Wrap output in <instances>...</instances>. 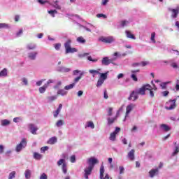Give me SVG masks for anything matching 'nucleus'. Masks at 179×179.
Segmentation results:
<instances>
[{
  "mask_svg": "<svg viewBox=\"0 0 179 179\" xmlns=\"http://www.w3.org/2000/svg\"><path fill=\"white\" fill-rule=\"evenodd\" d=\"M87 163L89 164V166L84 169V178L85 179H89V176H90V174H92L93 169H94V165L99 163V160L92 157L91 158L87 159Z\"/></svg>",
  "mask_w": 179,
  "mask_h": 179,
  "instance_id": "1",
  "label": "nucleus"
},
{
  "mask_svg": "<svg viewBox=\"0 0 179 179\" xmlns=\"http://www.w3.org/2000/svg\"><path fill=\"white\" fill-rule=\"evenodd\" d=\"M72 43V40L68 39L66 43H64V48L66 50V54H70V53H73L76 52L78 50L75 48H71V43Z\"/></svg>",
  "mask_w": 179,
  "mask_h": 179,
  "instance_id": "2",
  "label": "nucleus"
},
{
  "mask_svg": "<svg viewBox=\"0 0 179 179\" xmlns=\"http://www.w3.org/2000/svg\"><path fill=\"white\" fill-rule=\"evenodd\" d=\"M27 146V140L26 138H22L19 144L16 145L15 150L19 152H21L22 149H24Z\"/></svg>",
  "mask_w": 179,
  "mask_h": 179,
  "instance_id": "3",
  "label": "nucleus"
},
{
  "mask_svg": "<svg viewBox=\"0 0 179 179\" xmlns=\"http://www.w3.org/2000/svg\"><path fill=\"white\" fill-rule=\"evenodd\" d=\"M176 101L177 99H174L173 100H169L168 102H166L165 106L166 110H174V108H176Z\"/></svg>",
  "mask_w": 179,
  "mask_h": 179,
  "instance_id": "4",
  "label": "nucleus"
},
{
  "mask_svg": "<svg viewBox=\"0 0 179 179\" xmlns=\"http://www.w3.org/2000/svg\"><path fill=\"white\" fill-rule=\"evenodd\" d=\"M57 166H62V169L64 173V174H66L68 173V169H67V165L65 159H61L57 162Z\"/></svg>",
  "mask_w": 179,
  "mask_h": 179,
  "instance_id": "5",
  "label": "nucleus"
},
{
  "mask_svg": "<svg viewBox=\"0 0 179 179\" xmlns=\"http://www.w3.org/2000/svg\"><path fill=\"white\" fill-rule=\"evenodd\" d=\"M120 131H121V128L116 127L115 131L110 134V141L114 142V141H115V138H117V134L120 133Z\"/></svg>",
  "mask_w": 179,
  "mask_h": 179,
  "instance_id": "6",
  "label": "nucleus"
},
{
  "mask_svg": "<svg viewBox=\"0 0 179 179\" xmlns=\"http://www.w3.org/2000/svg\"><path fill=\"white\" fill-rule=\"evenodd\" d=\"M169 11L171 13V17L173 19H176L179 14V6H178L176 8H169Z\"/></svg>",
  "mask_w": 179,
  "mask_h": 179,
  "instance_id": "7",
  "label": "nucleus"
},
{
  "mask_svg": "<svg viewBox=\"0 0 179 179\" xmlns=\"http://www.w3.org/2000/svg\"><path fill=\"white\" fill-rule=\"evenodd\" d=\"M51 83H54V80H48V82L43 86L39 88L40 93H45V90H47V87L51 85Z\"/></svg>",
  "mask_w": 179,
  "mask_h": 179,
  "instance_id": "8",
  "label": "nucleus"
},
{
  "mask_svg": "<svg viewBox=\"0 0 179 179\" xmlns=\"http://www.w3.org/2000/svg\"><path fill=\"white\" fill-rule=\"evenodd\" d=\"M100 41L106 44H111L114 41V38L113 36L101 37L100 38Z\"/></svg>",
  "mask_w": 179,
  "mask_h": 179,
  "instance_id": "9",
  "label": "nucleus"
},
{
  "mask_svg": "<svg viewBox=\"0 0 179 179\" xmlns=\"http://www.w3.org/2000/svg\"><path fill=\"white\" fill-rule=\"evenodd\" d=\"M101 179H112L110 178V175L108 173H106L105 177H104V166L101 165L100 168V176H99Z\"/></svg>",
  "mask_w": 179,
  "mask_h": 179,
  "instance_id": "10",
  "label": "nucleus"
},
{
  "mask_svg": "<svg viewBox=\"0 0 179 179\" xmlns=\"http://www.w3.org/2000/svg\"><path fill=\"white\" fill-rule=\"evenodd\" d=\"M114 59H109L108 57H105L101 60L102 65L108 66L110 64H113L114 62Z\"/></svg>",
  "mask_w": 179,
  "mask_h": 179,
  "instance_id": "11",
  "label": "nucleus"
},
{
  "mask_svg": "<svg viewBox=\"0 0 179 179\" xmlns=\"http://www.w3.org/2000/svg\"><path fill=\"white\" fill-rule=\"evenodd\" d=\"M138 92H136V91H133L128 98V100H133V101H135L136 100H138Z\"/></svg>",
  "mask_w": 179,
  "mask_h": 179,
  "instance_id": "12",
  "label": "nucleus"
},
{
  "mask_svg": "<svg viewBox=\"0 0 179 179\" xmlns=\"http://www.w3.org/2000/svg\"><path fill=\"white\" fill-rule=\"evenodd\" d=\"M127 157L131 162H134V160H135V150H131L127 154Z\"/></svg>",
  "mask_w": 179,
  "mask_h": 179,
  "instance_id": "13",
  "label": "nucleus"
},
{
  "mask_svg": "<svg viewBox=\"0 0 179 179\" xmlns=\"http://www.w3.org/2000/svg\"><path fill=\"white\" fill-rule=\"evenodd\" d=\"M119 115H120V113L117 112L115 117H113V118L108 117V125H113V124H114V122L117 121V118H118Z\"/></svg>",
  "mask_w": 179,
  "mask_h": 179,
  "instance_id": "14",
  "label": "nucleus"
},
{
  "mask_svg": "<svg viewBox=\"0 0 179 179\" xmlns=\"http://www.w3.org/2000/svg\"><path fill=\"white\" fill-rule=\"evenodd\" d=\"M29 127L31 131V134H32L33 135H37V131L38 130V128L35 127L33 124H29Z\"/></svg>",
  "mask_w": 179,
  "mask_h": 179,
  "instance_id": "15",
  "label": "nucleus"
},
{
  "mask_svg": "<svg viewBox=\"0 0 179 179\" xmlns=\"http://www.w3.org/2000/svg\"><path fill=\"white\" fill-rule=\"evenodd\" d=\"M158 173L159 169H152L149 171L150 177H151V178H153V177H155L156 174H158Z\"/></svg>",
  "mask_w": 179,
  "mask_h": 179,
  "instance_id": "16",
  "label": "nucleus"
},
{
  "mask_svg": "<svg viewBox=\"0 0 179 179\" xmlns=\"http://www.w3.org/2000/svg\"><path fill=\"white\" fill-rule=\"evenodd\" d=\"M160 128H162V129H163V131H164V132H169V131H170V129H171V128H170V127H169V125H167L166 124H161Z\"/></svg>",
  "mask_w": 179,
  "mask_h": 179,
  "instance_id": "17",
  "label": "nucleus"
},
{
  "mask_svg": "<svg viewBox=\"0 0 179 179\" xmlns=\"http://www.w3.org/2000/svg\"><path fill=\"white\" fill-rule=\"evenodd\" d=\"M125 33L127 38H131L132 40H135L136 38L135 35H134L130 31H125Z\"/></svg>",
  "mask_w": 179,
  "mask_h": 179,
  "instance_id": "18",
  "label": "nucleus"
},
{
  "mask_svg": "<svg viewBox=\"0 0 179 179\" xmlns=\"http://www.w3.org/2000/svg\"><path fill=\"white\" fill-rule=\"evenodd\" d=\"M136 92H137V94H141V96H145V94H146V90L143 87L139 90H136Z\"/></svg>",
  "mask_w": 179,
  "mask_h": 179,
  "instance_id": "19",
  "label": "nucleus"
},
{
  "mask_svg": "<svg viewBox=\"0 0 179 179\" xmlns=\"http://www.w3.org/2000/svg\"><path fill=\"white\" fill-rule=\"evenodd\" d=\"M134 107H135V105L134 104H130L127 106L126 115H128V114H129V113H131L132 110H134Z\"/></svg>",
  "mask_w": 179,
  "mask_h": 179,
  "instance_id": "20",
  "label": "nucleus"
},
{
  "mask_svg": "<svg viewBox=\"0 0 179 179\" xmlns=\"http://www.w3.org/2000/svg\"><path fill=\"white\" fill-rule=\"evenodd\" d=\"M100 71H101V69H98V70L90 69V70H89V72H90V73H92L93 78H94V76H96V75H99L100 73Z\"/></svg>",
  "mask_w": 179,
  "mask_h": 179,
  "instance_id": "21",
  "label": "nucleus"
},
{
  "mask_svg": "<svg viewBox=\"0 0 179 179\" xmlns=\"http://www.w3.org/2000/svg\"><path fill=\"white\" fill-rule=\"evenodd\" d=\"M24 176L26 179H30L31 177V171L27 169L24 172Z\"/></svg>",
  "mask_w": 179,
  "mask_h": 179,
  "instance_id": "22",
  "label": "nucleus"
},
{
  "mask_svg": "<svg viewBox=\"0 0 179 179\" xmlns=\"http://www.w3.org/2000/svg\"><path fill=\"white\" fill-rule=\"evenodd\" d=\"M8 76V69H3L0 71V78Z\"/></svg>",
  "mask_w": 179,
  "mask_h": 179,
  "instance_id": "23",
  "label": "nucleus"
},
{
  "mask_svg": "<svg viewBox=\"0 0 179 179\" xmlns=\"http://www.w3.org/2000/svg\"><path fill=\"white\" fill-rule=\"evenodd\" d=\"M47 99L48 103H52V101H55V100L57 99V95L48 96Z\"/></svg>",
  "mask_w": 179,
  "mask_h": 179,
  "instance_id": "24",
  "label": "nucleus"
},
{
  "mask_svg": "<svg viewBox=\"0 0 179 179\" xmlns=\"http://www.w3.org/2000/svg\"><path fill=\"white\" fill-rule=\"evenodd\" d=\"M83 72H81L80 73V76L78 77H76L74 80H73V83L74 85H76V83H78V82H79V80H80L82 79V76H83Z\"/></svg>",
  "mask_w": 179,
  "mask_h": 179,
  "instance_id": "25",
  "label": "nucleus"
},
{
  "mask_svg": "<svg viewBox=\"0 0 179 179\" xmlns=\"http://www.w3.org/2000/svg\"><path fill=\"white\" fill-rule=\"evenodd\" d=\"M28 57L29 58H30V59H32V60L36 59V57H37V52L29 53Z\"/></svg>",
  "mask_w": 179,
  "mask_h": 179,
  "instance_id": "26",
  "label": "nucleus"
},
{
  "mask_svg": "<svg viewBox=\"0 0 179 179\" xmlns=\"http://www.w3.org/2000/svg\"><path fill=\"white\" fill-rule=\"evenodd\" d=\"M48 143H49V145H54V143H57V137L50 138L48 141Z\"/></svg>",
  "mask_w": 179,
  "mask_h": 179,
  "instance_id": "27",
  "label": "nucleus"
},
{
  "mask_svg": "<svg viewBox=\"0 0 179 179\" xmlns=\"http://www.w3.org/2000/svg\"><path fill=\"white\" fill-rule=\"evenodd\" d=\"M43 157V155L38 152H34V159H36V160H41V159Z\"/></svg>",
  "mask_w": 179,
  "mask_h": 179,
  "instance_id": "28",
  "label": "nucleus"
},
{
  "mask_svg": "<svg viewBox=\"0 0 179 179\" xmlns=\"http://www.w3.org/2000/svg\"><path fill=\"white\" fill-rule=\"evenodd\" d=\"M107 73H99V75H100L99 79L102 80H106V79H107Z\"/></svg>",
  "mask_w": 179,
  "mask_h": 179,
  "instance_id": "29",
  "label": "nucleus"
},
{
  "mask_svg": "<svg viewBox=\"0 0 179 179\" xmlns=\"http://www.w3.org/2000/svg\"><path fill=\"white\" fill-rule=\"evenodd\" d=\"M68 92L64 90H59L57 91V96H66Z\"/></svg>",
  "mask_w": 179,
  "mask_h": 179,
  "instance_id": "30",
  "label": "nucleus"
},
{
  "mask_svg": "<svg viewBox=\"0 0 179 179\" xmlns=\"http://www.w3.org/2000/svg\"><path fill=\"white\" fill-rule=\"evenodd\" d=\"M78 43H80L81 44H85L86 43V40L83 36H80L77 38Z\"/></svg>",
  "mask_w": 179,
  "mask_h": 179,
  "instance_id": "31",
  "label": "nucleus"
},
{
  "mask_svg": "<svg viewBox=\"0 0 179 179\" xmlns=\"http://www.w3.org/2000/svg\"><path fill=\"white\" fill-rule=\"evenodd\" d=\"M10 124V121H9L8 120H1L2 127H6V125H9Z\"/></svg>",
  "mask_w": 179,
  "mask_h": 179,
  "instance_id": "32",
  "label": "nucleus"
},
{
  "mask_svg": "<svg viewBox=\"0 0 179 179\" xmlns=\"http://www.w3.org/2000/svg\"><path fill=\"white\" fill-rule=\"evenodd\" d=\"M75 87V83L70 84L69 85H66L64 87L65 90H71V89H73Z\"/></svg>",
  "mask_w": 179,
  "mask_h": 179,
  "instance_id": "33",
  "label": "nucleus"
},
{
  "mask_svg": "<svg viewBox=\"0 0 179 179\" xmlns=\"http://www.w3.org/2000/svg\"><path fill=\"white\" fill-rule=\"evenodd\" d=\"M64 124H65V122L62 120H59L56 122V126L58 127H62V125H64Z\"/></svg>",
  "mask_w": 179,
  "mask_h": 179,
  "instance_id": "34",
  "label": "nucleus"
},
{
  "mask_svg": "<svg viewBox=\"0 0 179 179\" xmlns=\"http://www.w3.org/2000/svg\"><path fill=\"white\" fill-rule=\"evenodd\" d=\"M71 71V69L67 68V67H61L60 68V72H70Z\"/></svg>",
  "mask_w": 179,
  "mask_h": 179,
  "instance_id": "35",
  "label": "nucleus"
},
{
  "mask_svg": "<svg viewBox=\"0 0 179 179\" xmlns=\"http://www.w3.org/2000/svg\"><path fill=\"white\" fill-rule=\"evenodd\" d=\"M48 12L50 15H51V16H52V17H55V13H58V11H57V10H50Z\"/></svg>",
  "mask_w": 179,
  "mask_h": 179,
  "instance_id": "36",
  "label": "nucleus"
},
{
  "mask_svg": "<svg viewBox=\"0 0 179 179\" xmlns=\"http://www.w3.org/2000/svg\"><path fill=\"white\" fill-rule=\"evenodd\" d=\"M87 127L88 128H92V129H94V124L93 122H92V121L87 122Z\"/></svg>",
  "mask_w": 179,
  "mask_h": 179,
  "instance_id": "37",
  "label": "nucleus"
},
{
  "mask_svg": "<svg viewBox=\"0 0 179 179\" xmlns=\"http://www.w3.org/2000/svg\"><path fill=\"white\" fill-rule=\"evenodd\" d=\"M9 25L6 23H0V29H8Z\"/></svg>",
  "mask_w": 179,
  "mask_h": 179,
  "instance_id": "38",
  "label": "nucleus"
},
{
  "mask_svg": "<svg viewBox=\"0 0 179 179\" xmlns=\"http://www.w3.org/2000/svg\"><path fill=\"white\" fill-rule=\"evenodd\" d=\"M103 83H104L103 80L99 78L97 83H96V87H100V86H101V85H103Z\"/></svg>",
  "mask_w": 179,
  "mask_h": 179,
  "instance_id": "39",
  "label": "nucleus"
},
{
  "mask_svg": "<svg viewBox=\"0 0 179 179\" xmlns=\"http://www.w3.org/2000/svg\"><path fill=\"white\" fill-rule=\"evenodd\" d=\"M155 37H156V33L155 32H152L151 34V41H152V43H156V39H155Z\"/></svg>",
  "mask_w": 179,
  "mask_h": 179,
  "instance_id": "40",
  "label": "nucleus"
},
{
  "mask_svg": "<svg viewBox=\"0 0 179 179\" xmlns=\"http://www.w3.org/2000/svg\"><path fill=\"white\" fill-rule=\"evenodd\" d=\"M27 48H28V50H34L36 48V45H34L33 43H30V44L27 45Z\"/></svg>",
  "mask_w": 179,
  "mask_h": 179,
  "instance_id": "41",
  "label": "nucleus"
},
{
  "mask_svg": "<svg viewBox=\"0 0 179 179\" xmlns=\"http://www.w3.org/2000/svg\"><path fill=\"white\" fill-rule=\"evenodd\" d=\"M15 175H16V172L15 171H12L9 174L8 179H13V178H15Z\"/></svg>",
  "mask_w": 179,
  "mask_h": 179,
  "instance_id": "42",
  "label": "nucleus"
},
{
  "mask_svg": "<svg viewBox=\"0 0 179 179\" xmlns=\"http://www.w3.org/2000/svg\"><path fill=\"white\" fill-rule=\"evenodd\" d=\"M143 88H145V90H152V86L150 85L147 84L143 86Z\"/></svg>",
  "mask_w": 179,
  "mask_h": 179,
  "instance_id": "43",
  "label": "nucleus"
},
{
  "mask_svg": "<svg viewBox=\"0 0 179 179\" xmlns=\"http://www.w3.org/2000/svg\"><path fill=\"white\" fill-rule=\"evenodd\" d=\"M48 150V146L42 147L41 148V152L44 153V152Z\"/></svg>",
  "mask_w": 179,
  "mask_h": 179,
  "instance_id": "44",
  "label": "nucleus"
},
{
  "mask_svg": "<svg viewBox=\"0 0 179 179\" xmlns=\"http://www.w3.org/2000/svg\"><path fill=\"white\" fill-rule=\"evenodd\" d=\"M70 162L71 163H75V162H76V157H75V155H72L70 158Z\"/></svg>",
  "mask_w": 179,
  "mask_h": 179,
  "instance_id": "45",
  "label": "nucleus"
},
{
  "mask_svg": "<svg viewBox=\"0 0 179 179\" xmlns=\"http://www.w3.org/2000/svg\"><path fill=\"white\" fill-rule=\"evenodd\" d=\"M38 3H41V5H44V3H50V1L43 0H38Z\"/></svg>",
  "mask_w": 179,
  "mask_h": 179,
  "instance_id": "46",
  "label": "nucleus"
},
{
  "mask_svg": "<svg viewBox=\"0 0 179 179\" xmlns=\"http://www.w3.org/2000/svg\"><path fill=\"white\" fill-rule=\"evenodd\" d=\"M45 80V79H42L38 82H36V86H41L43 85V83Z\"/></svg>",
  "mask_w": 179,
  "mask_h": 179,
  "instance_id": "47",
  "label": "nucleus"
},
{
  "mask_svg": "<svg viewBox=\"0 0 179 179\" xmlns=\"http://www.w3.org/2000/svg\"><path fill=\"white\" fill-rule=\"evenodd\" d=\"M96 17H103V19H107V15L100 13L96 15Z\"/></svg>",
  "mask_w": 179,
  "mask_h": 179,
  "instance_id": "48",
  "label": "nucleus"
},
{
  "mask_svg": "<svg viewBox=\"0 0 179 179\" xmlns=\"http://www.w3.org/2000/svg\"><path fill=\"white\" fill-rule=\"evenodd\" d=\"M103 98L107 100L108 99V94H107V90H105L103 92Z\"/></svg>",
  "mask_w": 179,
  "mask_h": 179,
  "instance_id": "49",
  "label": "nucleus"
},
{
  "mask_svg": "<svg viewBox=\"0 0 179 179\" xmlns=\"http://www.w3.org/2000/svg\"><path fill=\"white\" fill-rule=\"evenodd\" d=\"M179 152V147L178 146H176L175 148V150L173 153V156H175V155H177V153Z\"/></svg>",
  "mask_w": 179,
  "mask_h": 179,
  "instance_id": "50",
  "label": "nucleus"
},
{
  "mask_svg": "<svg viewBox=\"0 0 179 179\" xmlns=\"http://www.w3.org/2000/svg\"><path fill=\"white\" fill-rule=\"evenodd\" d=\"M40 179H48V177L47 176V174H45V173H43L40 176Z\"/></svg>",
  "mask_w": 179,
  "mask_h": 179,
  "instance_id": "51",
  "label": "nucleus"
},
{
  "mask_svg": "<svg viewBox=\"0 0 179 179\" xmlns=\"http://www.w3.org/2000/svg\"><path fill=\"white\" fill-rule=\"evenodd\" d=\"M131 79L134 80V82H138V77H136V75L135 74L131 75Z\"/></svg>",
  "mask_w": 179,
  "mask_h": 179,
  "instance_id": "52",
  "label": "nucleus"
},
{
  "mask_svg": "<svg viewBox=\"0 0 179 179\" xmlns=\"http://www.w3.org/2000/svg\"><path fill=\"white\" fill-rule=\"evenodd\" d=\"M110 0H102V1H101V5L103 6H106V5H107V3H108V1H109Z\"/></svg>",
  "mask_w": 179,
  "mask_h": 179,
  "instance_id": "53",
  "label": "nucleus"
},
{
  "mask_svg": "<svg viewBox=\"0 0 179 179\" xmlns=\"http://www.w3.org/2000/svg\"><path fill=\"white\" fill-rule=\"evenodd\" d=\"M108 115H109V117H111V115H113V108H109L108 111Z\"/></svg>",
  "mask_w": 179,
  "mask_h": 179,
  "instance_id": "54",
  "label": "nucleus"
},
{
  "mask_svg": "<svg viewBox=\"0 0 179 179\" xmlns=\"http://www.w3.org/2000/svg\"><path fill=\"white\" fill-rule=\"evenodd\" d=\"M140 64L141 66H146V65H149V62H141Z\"/></svg>",
  "mask_w": 179,
  "mask_h": 179,
  "instance_id": "55",
  "label": "nucleus"
},
{
  "mask_svg": "<svg viewBox=\"0 0 179 179\" xmlns=\"http://www.w3.org/2000/svg\"><path fill=\"white\" fill-rule=\"evenodd\" d=\"M55 50H59V48H61V43H56V44L55 45Z\"/></svg>",
  "mask_w": 179,
  "mask_h": 179,
  "instance_id": "56",
  "label": "nucleus"
},
{
  "mask_svg": "<svg viewBox=\"0 0 179 179\" xmlns=\"http://www.w3.org/2000/svg\"><path fill=\"white\" fill-rule=\"evenodd\" d=\"M78 73H80V71H79V70H74L73 72V75L74 76H78Z\"/></svg>",
  "mask_w": 179,
  "mask_h": 179,
  "instance_id": "57",
  "label": "nucleus"
},
{
  "mask_svg": "<svg viewBox=\"0 0 179 179\" xmlns=\"http://www.w3.org/2000/svg\"><path fill=\"white\" fill-rule=\"evenodd\" d=\"M87 59H88V61H92V62H97V59H92V56H89L87 57Z\"/></svg>",
  "mask_w": 179,
  "mask_h": 179,
  "instance_id": "58",
  "label": "nucleus"
},
{
  "mask_svg": "<svg viewBox=\"0 0 179 179\" xmlns=\"http://www.w3.org/2000/svg\"><path fill=\"white\" fill-rule=\"evenodd\" d=\"M61 85H62V82L59 81L57 83V84L54 87V89H58V87H59V86H61Z\"/></svg>",
  "mask_w": 179,
  "mask_h": 179,
  "instance_id": "59",
  "label": "nucleus"
},
{
  "mask_svg": "<svg viewBox=\"0 0 179 179\" xmlns=\"http://www.w3.org/2000/svg\"><path fill=\"white\" fill-rule=\"evenodd\" d=\"M169 93L170 92L169 91H164V92H162V95L164 96V97H166V96H169Z\"/></svg>",
  "mask_w": 179,
  "mask_h": 179,
  "instance_id": "60",
  "label": "nucleus"
},
{
  "mask_svg": "<svg viewBox=\"0 0 179 179\" xmlns=\"http://www.w3.org/2000/svg\"><path fill=\"white\" fill-rule=\"evenodd\" d=\"M119 169H120V174H124V171L125 170L124 169V166H120Z\"/></svg>",
  "mask_w": 179,
  "mask_h": 179,
  "instance_id": "61",
  "label": "nucleus"
},
{
  "mask_svg": "<svg viewBox=\"0 0 179 179\" xmlns=\"http://www.w3.org/2000/svg\"><path fill=\"white\" fill-rule=\"evenodd\" d=\"M161 87H162V89H166V86H167V83H162L160 84Z\"/></svg>",
  "mask_w": 179,
  "mask_h": 179,
  "instance_id": "62",
  "label": "nucleus"
},
{
  "mask_svg": "<svg viewBox=\"0 0 179 179\" xmlns=\"http://www.w3.org/2000/svg\"><path fill=\"white\" fill-rule=\"evenodd\" d=\"M53 6L55 8V9L61 10V6H59L58 3H55Z\"/></svg>",
  "mask_w": 179,
  "mask_h": 179,
  "instance_id": "63",
  "label": "nucleus"
},
{
  "mask_svg": "<svg viewBox=\"0 0 179 179\" xmlns=\"http://www.w3.org/2000/svg\"><path fill=\"white\" fill-rule=\"evenodd\" d=\"M171 66H172V68H178V66L177 65V63H175V62L172 63L171 64Z\"/></svg>",
  "mask_w": 179,
  "mask_h": 179,
  "instance_id": "64",
  "label": "nucleus"
}]
</instances>
